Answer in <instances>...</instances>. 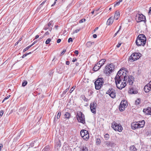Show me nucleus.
I'll use <instances>...</instances> for the list:
<instances>
[{
  "mask_svg": "<svg viewBox=\"0 0 151 151\" xmlns=\"http://www.w3.org/2000/svg\"><path fill=\"white\" fill-rule=\"evenodd\" d=\"M119 5V2L118 1L116 2V3H114V6L115 7L117 6H118Z\"/></svg>",
  "mask_w": 151,
  "mask_h": 151,
  "instance_id": "nucleus-49",
  "label": "nucleus"
},
{
  "mask_svg": "<svg viewBox=\"0 0 151 151\" xmlns=\"http://www.w3.org/2000/svg\"><path fill=\"white\" fill-rule=\"evenodd\" d=\"M107 145L111 147H113L114 146V143L110 141H108L106 143Z\"/></svg>",
  "mask_w": 151,
  "mask_h": 151,
  "instance_id": "nucleus-30",
  "label": "nucleus"
},
{
  "mask_svg": "<svg viewBox=\"0 0 151 151\" xmlns=\"http://www.w3.org/2000/svg\"><path fill=\"white\" fill-rule=\"evenodd\" d=\"M119 32V30H118L117 32L114 34V37H115L117 35V34Z\"/></svg>",
  "mask_w": 151,
  "mask_h": 151,
  "instance_id": "nucleus-59",
  "label": "nucleus"
},
{
  "mask_svg": "<svg viewBox=\"0 0 151 151\" xmlns=\"http://www.w3.org/2000/svg\"><path fill=\"white\" fill-rule=\"evenodd\" d=\"M130 150L131 151H137V149L136 147L134 145L131 146L130 148Z\"/></svg>",
  "mask_w": 151,
  "mask_h": 151,
  "instance_id": "nucleus-29",
  "label": "nucleus"
},
{
  "mask_svg": "<svg viewBox=\"0 0 151 151\" xmlns=\"http://www.w3.org/2000/svg\"><path fill=\"white\" fill-rule=\"evenodd\" d=\"M137 58L138 57H137V58H134L133 57H129V58L128 59V60L129 61H130V62H133L134 61L136 60L139 59V58L140 57L138 58Z\"/></svg>",
  "mask_w": 151,
  "mask_h": 151,
  "instance_id": "nucleus-24",
  "label": "nucleus"
},
{
  "mask_svg": "<svg viewBox=\"0 0 151 151\" xmlns=\"http://www.w3.org/2000/svg\"><path fill=\"white\" fill-rule=\"evenodd\" d=\"M80 30V28L79 29H77L75 31H73L72 33V35L74 34L75 33H77Z\"/></svg>",
  "mask_w": 151,
  "mask_h": 151,
  "instance_id": "nucleus-37",
  "label": "nucleus"
},
{
  "mask_svg": "<svg viewBox=\"0 0 151 151\" xmlns=\"http://www.w3.org/2000/svg\"><path fill=\"white\" fill-rule=\"evenodd\" d=\"M50 150L49 147L48 146H46L45 148L43 149L42 151H49Z\"/></svg>",
  "mask_w": 151,
  "mask_h": 151,
  "instance_id": "nucleus-33",
  "label": "nucleus"
},
{
  "mask_svg": "<svg viewBox=\"0 0 151 151\" xmlns=\"http://www.w3.org/2000/svg\"><path fill=\"white\" fill-rule=\"evenodd\" d=\"M45 2H46V1H43V2H42L39 6V7L40 8H41L42 7V6L44 4Z\"/></svg>",
  "mask_w": 151,
  "mask_h": 151,
  "instance_id": "nucleus-47",
  "label": "nucleus"
},
{
  "mask_svg": "<svg viewBox=\"0 0 151 151\" xmlns=\"http://www.w3.org/2000/svg\"><path fill=\"white\" fill-rule=\"evenodd\" d=\"M149 13L151 14V7L150 8V9L149 11Z\"/></svg>",
  "mask_w": 151,
  "mask_h": 151,
  "instance_id": "nucleus-63",
  "label": "nucleus"
},
{
  "mask_svg": "<svg viewBox=\"0 0 151 151\" xmlns=\"http://www.w3.org/2000/svg\"><path fill=\"white\" fill-rule=\"evenodd\" d=\"M51 40L50 39H48L45 42V44H48L51 41Z\"/></svg>",
  "mask_w": 151,
  "mask_h": 151,
  "instance_id": "nucleus-38",
  "label": "nucleus"
},
{
  "mask_svg": "<svg viewBox=\"0 0 151 151\" xmlns=\"http://www.w3.org/2000/svg\"><path fill=\"white\" fill-rule=\"evenodd\" d=\"M49 27L47 24L45 25V26L44 27V28H43L45 30H47V29H48V28H49Z\"/></svg>",
  "mask_w": 151,
  "mask_h": 151,
  "instance_id": "nucleus-39",
  "label": "nucleus"
},
{
  "mask_svg": "<svg viewBox=\"0 0 151 151\" xmlns=\"http://www.w3.org/2000/svg\"><path fill=\"white\" fill-rule=\"evenodd\" d=\"M112 127L115 131L119 132L122 131L123 128L120 124L116 123L115 122H114L112 124Z\"/></svg>",
  "mask_w": 151,
  "mask_h": 151,
  "instance_id": "nucleus-6",
  "label": "nucleus"
},
{
  "mask_svg": "<svg viewBox=\"0 0 151 151\" xmlns=\"http://www.w3.org/2000/svg\"><path fill=\"white\" fill-rule=\"evenodd\" d=\"M104 137L105 138H106V139H108L109 138V136L108 134H106L105 135Z\"/></svg>",
  "mask_w": 151,
  "mask_h": 151,
  "instance_id": "nucleus-41",
  "label": "nucleus"
},
{
  "mask_svg": "<svg viewBox=\"0 0 151 151\" xmlns=\"http://www.w3.org/2000/svg\"><path fill=\"white\" fill-rule=\"evenodd\" d=\"M47 25L49 27H52L53 26V21H50Z\"/></svg>",
  "mask_w": 151,
  "mask_h": 151,
  "instance_id": "nucleus-31",
  "label": "nucleus"
},
{
  "mask_svg": "<svg viewBox=\"0 0 151 151\" xmlns=\"http://www.w3.org/2000/svg\"><path fill=\"white\" fill-rule=\"evenodd\" d=\"M38 142L37 140H36L32 142L30 144V146L31 147H35V148L37 147L38 146Z\"/></svg>",
  "mask_w": 151,
  "mask_h": 151,
  "instance_id": "nucleus-18",
  "label": "nucleus"
},
{
  "mask_svg": "<svg viewBox=\"0 0 151 151\" xmlns=\"http://www.w3.org/2000/svg\"><path fill=\"white\" fill-rule=\"evenodd\" d=\"M140 101L139 99H137L135 101V104L136 105H139L140 104Z\"/></svg>",
  "mask_w": 151,
  "mask_h": 151,
  "instance_id": "nucleus-35",
  "label": "nucleus"
},
{
  "mask_svg": "<svg viewBox=\"0 0 151 151\" xmlns=\"http://www.w3.org/2000/svg\"><path fill=\"white\" fill-rule=\"evenodd\" d=\"M73 41L71 37L69 38L68 40V42L69 43L70 42H72Z\"/></svg>",
  "mask_w": 151,
  "mask_h": 151,
  "instance_id": "nucleus-50",
  "label": "nucleus"
},
{
  "mask_svg": "<svg viewBox=\"0 0 151 151\" xmlns=\"http://www.w3.org/2000/svg\"><path fill=\"white\" fill-rule=\"evenodd\" d=\"M122 77H119L118 76H115V81L116 87L119 89H122L124 88L127 85V83L125 81L122 82V81L123 79H120Z\"/></svg>",
  "mask_w": 151,
  "mask_h": 151,
  "instance_id": "nucleus-1",
  "label": "nucleus"
},
{
  "mask_svg": "<svg viewBox=\"0 0 151 151\" xmlns=\"http://www.w3.org/2000/svg\"><path fill=\"white\" fill-rule=\"evenodd\" d=\"M144 90L146 93H148L151 90V81L144 87Z\"/></svg>",
  "mask_w": 151,
  "mask_h": 151,
  "instance_id": "nucleus-13",
  "label": "nucleus"
},
{
  "mask_svg": "<svg viewBox=\"0 0 151 151\" xmlns=\"http://www.w3.org/2000/svg\"><path fill=\"white\" fill-rule=\"evenodd\" d=\"M129 92L130 93L132 94H135L137 93V91L136 90H134L133 88H132L130 89Z\"/></svg>",
  "mask_w": 151,
  "mask_h": 151,
  "instance_id": "nucleus-23",
  "label": "nucleus"
},
{
  "mask_svg": "<svg viewBox=\"0 0 151 151\" xmlns=\"http://www.w3.org/2000/svg\"><path fill=\"white\" fill-rule=\"evenodd\" d=\"M137 39L139 40L140 41L142 42L144 41L145 44L146 42V38L145 35L143 34L139 35H138Z\"/></svg>",
  "mask_w": 151,
  "mask_h": 151,
  "instance_id": "nucleus-14",
  "label": "nucleus"
},
{
  "mask_svg": "<svg viewBox=\"0 0 151 151\" xmlns=\"http://www.w3.org/2000/svg\"><path fill=\"white\" fill-rule=\"evenodd\" d=\"M86 21V19H81L80 21V23H82L83 22H85Z\"/></svg>",
  "mask_w": 151,
  "mask_h": 151,
  "instance_id": "nucleus-45",
  "label": "nucleus"
},
{
  "mask_svg": "<svg viewBox=\"0 0 151 151\" xmlns=\"http://www.w3.org/2000/svg\"><path fill=\"white\" fill-rule=\"evenodd\" d=\"M139 123L140 127V128L143 127H144L145 124V122L144 120H142L140 122H139Z\"/></svg>",
  "mask_w": 151,
  "mask_h": 151,
  "instance_id": "nucleus-27",
  "label": "nucleus"
},
{
  "mask_svg": "<svg viewBox=\"0 0 151 151\" xmlns=\"http://www.w3.org/2000/svg\"><path fill=\"white\" fill-rule=\"evenodd\" d=\"M31 53V52H29L28 53H26L25 54L23 55L22 57H26L29 54Z\"/></svg>",
  "mask_w": 151,
  "mask_h": 151,
  "instance_id": "nucleus-52",
  "label": "nucleus"
},
{
  "mask_svg": "<svg viewBox=\"0 0 151 151\" xmlns=\"http://www.w3.org/2000/svg\"><path fill=\"white\" fill-rule=\"evenodd\" d=\"M106 93L109 94L111 98H114L115 97V91L112 88H109Z\"/></svg>",
  "mask_w": 151,
  "mask_h": 151,
  "instance_id": "nucleus-10",
  "label": "nucleus"
},
{
  "mask_svg": "<svg viewBox=\"0 0 151 151\" xmlns=\"http://www.w3.org/2000/svg\"><path fill=\"white\" fill-rule=\"evenodd\" d=\"M127 105V102L126 101L124 100L122 101L119 107V110L121 111H124Z\"/></svg>",
  "mask_w": 151,
  "mask_h": 151,
  "instance_id": "nucleus-9",
  "label": "nucleus"
},
{
  "mask_svg": "<svg viewBox=\"0 0 151 151\" xmlns=\"http://www.w3.org/2000/svg\"><path fill=\"white\" fill-rule=\"evenodd\" d=\"M57 0H55V2H54V3L53 4H52L51 5V6H54L55 5V4H56V1Z\"/></svg>",
  "mask_w": 151,
  "mask_h": 151,
  "instance_id": "nucleus-54",
  "label": "nucleus"
},
{
  "mask_svg": "<svg viewBox=\"0 0 151 151\" xmlns=\"http://www.w3.org/2000/svg\"><path fill=\"white\" fill-rule=\"evenodd\" d=\"M32 46V45H30L27 47L25 48L23 50L24 52H25L27 50H28L30 47H31Z\"/></svg>",
  "mask_w": 151,
  "mask_h": 151,
  "instance_id": "nucleus-34",
  "label": "nucleus"
},
{
  "mask_svg": "<svg viewBox=\"0 0 151 151\" xmlns=\"http://www.w3.org/2000/svg\"><path fill=\"white\" fill-rule=\"evenodd\" d=\"M80 151H88V149L86 146L83 145L80 147Z\"/></svg>",
  "mask_w": 151,
  "mask_h": 151,
  "instance_id": "nucleus-22",
  "label": "nucleus"
},
{
  "mask_svg": "<svg viewBox=\"0 0 151 151\" xmlns=\"http://www.w3.org/2000/svg\"><path fill=\"white\" fill-rule=\"evenodd\" d=\"M68 88L65 89L63 92V94L64 95L66 94L67 92L68 91Z\"/></svg>",
  "mask_w": 151,
  "mask_h": 151,
  "instance_id": "nucleus-44",
  "label": "nucleus"
},
{
  "mask_svg": "<svg viewBox=\"0 0 151 151\" xmlns=\"http://www.w3.org/2000/svg\"><path fill=\"white\" fill-rule=\"evenodd\" d=\"M65 117V118L68 119L70 118V114L68 112H66L64 115Z\"/></svg>",
  "mask_w": 151,
  "mask_h": 151,
  "instance_id": "nucleus-28",
  "label": "nucleus"
},
{
  "mask_svg": "<svg viewBox=\"0 0 151 151\" xmlns=\"http://www.w3.org/2000/svg\"><path fill=\"white\" fill-rule=\"evenodd\" d=\"M57 146L58 147H60L61 146V144H60V142H58V143H57Z\"/></svg>",
  "mask_w": 151,
  "mask_h": 151,
  "instance_id": "nucleus-56",
  "label": "nucleus"
},
{
  "mask_svg": "<svg viewBox=\"0 0 151 151\" xmlns=\"http://www.w3.org/2000/svg\"><path fill=\"white\" fill-rule=\"evenodd\" d=\"M76 116L78 122L83 124L85 123L84 115L81 112L78 111L77 113Z\"/></svg>",
  "mask_w": 151,
  "mask_h": 151,
  "instance_id": "nucleus-4",
  "label": "nucleus"
},
{
  "mask_svg": "<svg viewBox=\"0 0 151 151\" xmlns=\"http://www.w3.org/2000/svg\"><path fill=\"white\" fill-rule=\"evenodd\" d=\"M74 53L76 55V56H77L79 53L78 51L77 50H75L74 52Z\"/></svg>",
  "mask_w": 151,
  "mask_h": 151,
  "instance_id": "nucleus-51",
  "label": "nucleus"
},
{
  "mask_svg": "<svg viewBox=\"0 0 151 151\" xmlns=\"http://www.w3.org/2000/svg\"><path fill=\"white\" fill-rule=\"evenodd\" d=\"M136 17L137 18V19L136 18V21L137 22L142 21L145 22L146 21L145 17L142 14H137L136 15Z\"/></svg>",
  "mask_w": 151,
  "mask_h": 151,
  "instance_id": "nucleus-7",
  "label": "nucleus"
},
{
  "mask_svg": "<svg viewBox=\"0 0 151 151\" xmlns=\"http://www.w3.org/2000/svg\"><path fill=\"white\" fill-rule=\"evenodd\" d=\"M74 88H73V87L71 88V89H70V93H71L72 91H73V90H74Z\"/></svg>",
  "mask_w": 151,
  "mask_h": 151,
  "instance_id": "nucleus-57",
  "label": "nucleus"
},
{
  "mask_svg": "<svg viewBox=\"0 0 151 151\" xmlns=\"http://www.w3.org/2000/svg\"><path fill=\"white\" fill-rule=\"evenodd\" d=\"M105 61L106 60L105 59H102L98 63H99V65L101 67L104 64Z\"/></svg>",
  "mask_w": 151,
  "mask_h": 151,
  "instance_id": "nucleus-26",
  "label": "nucleus"
},
{
  "mask_svg": "<svg viewBox=\"0 0 151 151\" xmlns=\"http://www.w3.org/2000/svg\"><path fill=\"white\" fill-rule=\"evenodd\" d=\"M61 41V40L60 39H58L57 40V42L58 43H59Z\"/></svg>",
  "mask_w": 151,
  "mask_h": 151,
  "instance_id": "nucleus-58",
  "label": "nucleus"
},
{
  "mask_svg": "<svg viewBox=\"0 0 151 151\" xmlns=\"http://www.w3.org/2000/svg\"><path fill=\"white\" fill-rule=\"evenodd\" d=\"M49 34H50V33H49V32H48V31H47L44 34V35L46 36V35H49Z\"/></svg>",
  "mask_w": 151,
  "mask_h": 151,
  "instance_id": "nucleus-53",
  "label": "nucleus"
},
{
  "mask_svg": "<svg viewBox=\"0 0 151 151\" xmlns=\"http://www.w3.org/2000/svg\"><path fill=\"white\" fill-rule=\"evenodd\" d=\"M96 143L97 144H99L101 143V141L99 139H97L96 140Z\"/></svg>",
  "mask_w": 151,
  "mask_h": 151,
  "instance_id": "nucleus-43",
  "label": "nucleus"
},
{
  "mask_svg": "<svg viewBox=\"0 0 151 151\" xmlns=\"http://www.w3.org/2000/svg\"><path fill=\"white\" fill-rule=\"evenodd\" d=\"M142 54L139 52H134L131 54L130 57H141Z\"/></svg>",
  "mask_w": 151,
  "mask_h": 151,
  "instance_id": "nucleus-21",
  "label": "nucleus"
},
{
  "mask_svg": "<svg viewBox=\"0 0 151 151\" xmlns=\"http://www.w3.org/2000/svg\"><path fill=\"white\" fill-rule=\"evenodd\" d=\"M143 111L146 114L151 115V108L149 107L144 109Z\"/></svg>",
  "mask_w": 151,
  "mask_h": 151,
  "instance_id": "nucleus-15",
  "label": "nucleus"
},
{
  "mask_svg": "<svg viewBox=\"0 0 151 151\" xmlns=\"http://www.w3.org/2000/svg\"><path fill=\"white\" fill-rule=\"evenodd\" d=\"M66 64L67 65H69L70 64V62L69 61H67L66 62Z\"/></svg>",
  "mask_w": 151,
  "mask_h": 151,
  "instance_id": "nucleus-60",
  "label": "nucleus"
},
{
  "mask_svg": "<svg viewBox=\"0 0 151 151\" xmlns=\"http://www.w3.org/2000/svg\"><path fill=\"white\" fill-rule=\"evenodd\" d=\"M119 17V12H116L115 13V15L114 17L116 20H117Z\"/></svg>",
  "mask_w": 151,
  "mask_h": 151,
  "instance_id": "nucleus-25",
  "label": "nucleus"
},
{
  "mask_svg": "<svg viewBox=\"0 0 151 151\" xmlns=\"http://www.w3.org/2000/svg\"><path fill=\"white\" fill-rule=\"evenodd\" d=\"M27 81H24L22 83V86H25L27 85Z\"/></svg>",
  "mask_w": 151,
  "mask_h": 151,
  "instance_id": "nucleus-36",
  "label": "nucleus"
},
{
  "mask_svg": "<svg viewBox=\"0 0 151 151\" xmlns=\"http://www.w3.org/2000/svg\"><path fill=\"white\" fill-rule=\"evenodd\" d=\"M104 79L103 78H99L95 82V88L97 90L99 89L104 83Z\"/></svg>",
  "mask_w": 151,
  "mask_h": 151,
  "instance_id": "nucleus-3",
  "label": "nucleus"
},
{
  "mask_svg": "<svg viewBox=\"0 0 151 151\" xmlns=\"http://www.w3.org/2000/svg\"><path fill=\"white\" fill-rule=\"evenodd\" d=\"M4 113L3 111L2 110H1L0 111V116L1 117L3 115Z\"/></svg>",
  "mask_w": 151,
  "mask_h": 151,
  "instance_id": "nucleus-48",
  "label": "nucleus"
},
{
  "mask_svg": "<svg viewBox=\"0 0 151 151\" xmlns=\"http://www.w3.org/2000/svg\"><path fill=\"white\" fill-rule=\"evenodd\" d=\"M94 42H88L86 44V45L88 47H90L91 46L92 44Z\"/></svg>",
  "mask_w": 151,
  "mask_h": 151,
  "instance_id": "nucleus-32",
  "label": "nucleus"
},
{
  "mask_svg": "<svg viewBox=\"0 0 151 151\" xmlns=\"http://www.w3.org/2000/svg\"><path fill=\"white\" fill-rule=\"evenodd\" d=\"M114 69V65L113 64L111 63L106 66V69L104 70V72L107 76H109L112 72Z\"/></svg>",
  "mask_w": 151,
  "mask_h": 151,
  "instance_id": "nucleus-2",
  "label": "nucleus"
},
{
  "mask_svg": "<svg viewBox=\"0 0 151 151\" xmlns=\"http://www.w3.org/2000/svg\"><path fill=\"white\" fill-rule=\"evenodd\" d=\"M114 21V18L111 17L109 19L107 22V24L108 25L112 24Z\"/></svg>",
  "mask_w": 151,
  "mask_h": 151,
  "instance_id": "nucleus-20",
  "label": "nucleus"
},
{
  "mask_svg": "<svg viewBox=\"0 0 151 151\" xmlns=\"http://www.w3.org/2000/svg\"><path fill=\"white\" fill-rule=\"evenodd\" d=\"M10 95H9L6 97H5L3 99V101H2V102L3 103L5 100L9 99L10 97Z\"/></svg>",
  "mask_w": 151,
  "mask_h": 151,
  "instance_id": "nucleus-40",
  "label": "nucleus"
},
{
  "mask_svg": "<svg viewBox=\"0 0 151 151\" xmlns=\"http://www.w3.org/2000/svg\"><path fill=\"white\" fill-rule=\"evenodd\" d=\"M97 104L96 103L93 102L90 104V109L91 111L94 114H96Z\"/></svg>",
  "mask_w": 151,
  "mask_h": 151,
  "instance_id": "nucleus-11",
  "label": "nucleus"
},
{
  "mask_svg": "<svg viewBox=\"0 0 151 151\" xmlns=\"http://www.w3.org/2000/svg\"><path fill=\"white\" fill-rule=\"evenodd\" d=\"M61 114V112H60V111L58 113L57 116V118L58 119L60 118Z\"/></svg>",
  "mask_w": 151,
  "mask_h": 151,
  "instance_id": "nucleus-42",
  "label": "nucleus"
},
{
  "mask_svg": "<svg viewBox=\"0 0 151 151\" xmlns=\"http://www.w3.org/2000/svg\"><path fill=\"white\" fill-rule=\"evenodd\" d=\"M121 43H118V44L116 45V47L118 48L119 47L121 46Z\"/></svg>",
  "mask_w": 151,
  "mask_h": 151,
  "instance_id": "nucleus-55",
  "label": "nucleus"
},
{
  "mask_svg": "<svg viewBox=\"0 0 151 151\" xmlns=\"http://www.w3.org/2000/svg\"><path fill=\"white\" fill-rule=\"evenodd\" d=\"M49 30L51 32L52 29V27H50L48 28Z\"/></svg>",
  "mask_w": 151,
  "mask_h": 151,
  "instance_id": "nucleus-64",
  "label": "nucleus"
},
{
  "mask_svg": "<svg viewBox=\"0 0 151 151\" xmlns=\"http://www.w3.org/2000/svg\"><path fill=\"white\" fill-rule=\"evenodd\" d=\"M136 45L138 46H144L145 45L144 41L143 42L141 41H140L139 40L137 39L136 41Z\"/></svg>",
  "mask_w": 151,
  "mask_h": 151,
  "instance_id": "nucleus-17",
  "label": "nucleus"
},
{
  "mask_svg": "<svg viewBox=\"0 0 151 151\" xmlns=\"http://www.w3.org/2000/svg\"><path fill=\"white\" fill-rule=\"evenodd\" d=\"M127 81H125L127 83H128L130 85H132L134 81V78L132 76H129L127 78Z\"/></svg>",
  "mask_w": 151,
  "mask_h": 151,
  "instance_id": "nucleus-12",
  "label": "nucleus"
},
{
  "mask_svg": "<svg viewBox=\"0 0 151 151\" xmlns=\"http://www.w3.org/2000/svg\"><path fill=\"white\" fill-rule=\"evenodd\" d=\"M80 135L83 139L86 141L88 140L89 138V134L88 131L86 130H82L80 132Z\"/></svg>",
  "mask_w": 151,
  "mask_h": 151,
  "instance_id": "nucleus-5",
  "label": "nucleus"
},
{
  "mask_svg": "<svg viewBox=\"0 0 151 151\" xmlns=\"http://www.w3.org/2000/svg\"><path fill=\"white\" fill-rule=\"evenodd\" d=\"M97 36L96 34H94L93 35V37L94 38H96Z\"/></svg>",
  "mask_w": 151,
  "mask_h": 151,
  "instance_id": "nucleus-61",
  "label": "nucleus"
},
{
  "mask_svg": "<svg viewBox=\"0 0 151 151\" xmlns=\"http://www.w3.org/2000/svg\"><path fill=\"white\" fill-rule=\"evenodd\" d=\"M37 42V41L36 40L31 45H32V46L34 44L36 43Z\"/></svg>",
  "mask_w": 151,
  "mask_h": 151,
  "instance_id": "nucleus-62",
  "label": "nucleus"
},
{
  "mask_svg": "<svg viewBox=\"0 0 151 151\" xmlns=\"http://www.w3.org/2000/svg\"><path fill=\"white\" fill-rule=\"evenodd\" d=\"M101 67V66L99 65V63H97L93 67V70L95 71H96L100 68Z\"/></svg>",
  "mask_w": 151,
  "mask_h": 151,
  "instance_id": "nucleus-19",
  "label": "nucleus"
},
{
  "mask_svg": "<svg viewBox=\"0 0 151 151\" xmlns=\"http://www.w3.org/2000/svg\"><path fill=\"white\" fill-rule=\"evenodd\" d=\"M66 51V49H63V52H61L60 55L62 56Z\"/></svg>",
  "mask_w": 151,
  "mask_h": 151,
  "instance_id": "nucleus-46",
  "label": "nucleus"
},
{
  "mask_svg": "<svg viewBox=\"0 0 151 151\" xmlns=\"http://www.w3.org/2000/svg\"><path fill=\"white\" fill-rule=\"evenodd\" d=\"M132 128V129H135L138 128H140L139 126V123L136 122V123H133L131 125Z\"/></svg>",
  "mask_w": 151,
  "mask_h": 151,
  "instance_id": "nucleus-16",
  "label": "nucleus"
},
{
  "mask_svg": "<svg viewBox=\"0 0 151 151\" xmlns=\"http://www.w3.org/2000/svg\"><path fill=\"white\" fill-rule=\"evenodd\" d=\"M126 74L125 73H124V72H122V71L120 70L118 72L117 75L116 76H118L119 77H122V78H120V79H123V81H127V76H126Z\"/></svg>",
  "mask_w": 151,
  "mask_h": 151,
  "instance_id": "nucleus-8",
  "label": "nucleus"
}]
</instances>
